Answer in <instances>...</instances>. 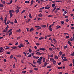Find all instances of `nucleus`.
I'll return each mask as SVG.
<instances>
[{"label":"nucleus","instance_id":"f257e3e1","mask_svg":"<svg viewBox=\"0 0 74 74\" xmlns=\"http://www.w3.org/2000/svg\"><path fill=\"white\" fill-rule=\"evenodd\" d=\"M7 17H5V18L4 19V23L5 25H9V22H10V21H8L7 22V23H6V22L7 21Z\"/></svg>","mask_w":74,"mask_h":74},{"label":"nucleus","instance_id":"f03ea898","mask_svg":"<svg viewBox=\"0 0 74 74\" xmlns=\"http://www.w3.org/2000/svg\"><path fill=\"white\" fill-rule=\"evenodd\" d=\"M38 61L37 62L38 63V64H41L42 63V62H41V61H42V60H41V59H38Z\"/></svg>","mask_w":74,"mask_h":74},{"label":"nucleus","instance_id":"7ed1b4c3","mask_svg":"<svg viewBox=\"0 0 74 74\" xmlns=\"http://www.w3.org/2000/svg\"><path fill=\"white\" fill-rule=\"evenodd\" d=\"M9 13H12L11 12H15V11L13 10H11L9 11Z\"/></svg>","mask_w":74,"mask_h":74},{"label":"nucleus","instance_id":"20e7f679","mask_svg":"<svg viewBox=\"0 0 74 74\" xmlns=\"http://www.w3.org/2000/svg\"><path fill=\"white\" fill-rule=\"evenodd\" d=\"M64 59H63V61H67L68 60L67 59H66V58L64 57Z\"/></svg>","mask_w":74,"mask_h":74},{"label":"nucleus","instance_id":"39448f33","mask_svg":"<svg viewBox=\"0 0 74 74\" xmlns=\"http://www.w3.org/2000/svg\"><path fill=\"white\" fill-rule=\"evenodd\" d=\"M50 61H52V62H54L55 61V60L54 59H53L52 58H51L50 59Z\"/></svg>","mask_w":74,"mask_h":74},{"label":"nucleus","instance_id":"423d86ee","mask_svg":"<svg viewBox=\"0 0 74 74\" xmlns=\"http://www.w3.org/2000/svg\"><path fill=\"white\" fill-rule=\"evenodd\" d=\"M41 27L42 28H45V27H46V25H41Z\"/></svg>","mask_w":74,"mask_h":74},{"label":"nucleus","instance_id":"0eeeda50","mask_svg":"<svg viewBox=\"0 0 74 74\" xmlns=\"http://www.w3.org/2000/svg\"><path fill=\"white\" fill-rule=\"evenodd\" d=\"M33 30H34V28H33V27H32L29 30V32H32Z\"/></svg>","mask_w":74,"mask_h":74},{"label":"nucleus","instance_id":"6e6552de","mask_svg":"<svg viewBox=\"0 0 74 74\" xmlns=\"http://www.w3.org/2000/svg\"><path fill=\"white\" fill-rule=\"evenodd\" d=\"M67 42L69 44L70 46H71H71H72V45H71V42H70V41H68Z\"/></svg>","mask_w":74,"mask_h":74},{"label":"nucleus","instance_id":"1a4fd4ad","mask_svg":"<svg viewBox=\"0 0 74 74\" xmlns=\"http://www.w3.org/2000/svg\"><path fill=\"white\" fill-rule=\"evenodd\" d=\"M40 50H41V51H45V49L40 48Z\"/></svg>","mask_w":74,"mask_h":74},{"label":"nucleus","instance_id":"9d476101","mask_svg":"<svg viewBox=\"0 0 74 74\" xmlns=\"http://www.w3.org/2000/svg\"><path fill=\"white\" fill-rule=\"evenodd\" d=\"M12 29H10L8 31V33H11V32H11V31H12Z\"/></svg>","mask_w":74,"mask_h":74},{"label":"nucleus","instance_id":"9b49d317","mask_svg":"<svg viewBox=\"0 0 74 74\" xmlns=\"http://www.w3.org/2000/svg\"><path fill=\"white\" fill-rule=\"evenodd\" d=\"M38 16H39V17H42V14L41 13H40V14H38Z\"/></svg>","mask_w":74,"mask_h":74},{"label":"nucleus","instance_id":"f8f14e48","mask_svg":"<svg viewBox=\"0 0 74 74\" xmlns=\"http://www.w3.org/2000/svg\"><path fill=\"white\" fill-rule=\"evenodd\" d=\"M11 48H12V49H16V48H17V47L16 46H14V47H11Z\"/></svg>","mask_w":74,"mask_h":74},{"label":"nucleus","instance_id":"ddd939ff","mask_svg":"<svg viewBox=\"0 0 74 74\" xmlns=\"http://www.w3.org/2000/svg\"><path fill=\"white\" fill-rule=\"evenodd\" d=\"M10 18H12V16H13V14L12 13H10Z\"/></svg>","mask_w":74,"mask_h":74},{"label":"nucleus","instance_id":"4468645a","mask_svg":"<svg viewBox=\"0 0 74 74\" xmlns=\"http://www.w3.org/2000/svg\"><path fill=\"white\" fill-rule=\"evenodd\" d=\"M53 41L54 42H55V43H56L57 42V41H56V40H55V39L53 38Z\"/></svg>","mask_w":74,"mask_h":74},{"label":"nucleus","instance_id":"2eb2a0df","mask_svg":"<svg viewBox=\"0 0 74 74\" xmlns=\"http://www.w3.org/2000/svg\"><path fill=\"white\" fill-rule=\"evenodd\" d=\"M56 27L57 28V29H58L59 28H60V26H59V25H58Z\"/></svg>","mask_w":74,"mask_h":74},{"label":"nucleus","instance_id":"dca6fc26","mask_svg":"<svg viewBox=\"0 0 74 74\" xmlns=\"http://www.w3.org/2000/svg\"><path fill=\"white\" fill-rule=\"evenodd\" d=\"M29 17L30 18H32V16L31 15V14H30V13L29 14Z\"/></svg>","mask_w":74,"mask_h":74},{"label":"nucleus","instance_id":"f3484780","mask_svg":"<svg viewBox=\"0 0 74 74\" xmlns=\"http://www.w3.org/2000/svg\"><path fill=\"white\" fill-rule=\"evenodd\" d=\"M49 51H53V50L51 48H49Z\"/></svg>","mask_w":74,"mask_h":74},{"label":"nucleus","instance_id":"a211bd4d","mask_svg":"<svg viewBox=\"0 0 74 74\" xmlns=\"http://www.w3.org/2000/svg\"><path fill=\"white\" fill-rule=\"evenodd\" d=\"M0 7H4V5L3 4H0Z\"/></svg>","mask_w":74,"mask_h":74},{"label":"nucleus","instance_id":"6ab92c4d","mask_svg":"<svg viewBox=\"0 0 74 74\" xmlns=\"http://www.w3.org/2000/svg\"><path fill=\"white\" fill-rule=\"evenodd\" d=\"M19 12V9L17 10L16 11V13H18Z\"/></svg>","mask_w":74,"mask_h":74},{"label":"nucleus","instance_id":"aec40b11","mask_svg":"<svg viewBox=\"0 0 74 74\" xmlns=\"http://www.w3.org/2000/svg\"><path fill=\"white\" fill-rule=\"evenodd\" d=\"M29 51L30 53H31L32 52V50L31 49H30V48H29Z\"/></svg>","mask_w":74,"mask_h":74},{"label":"nucleus","instance_id":"412c9836","mask_svg":"<svg viewBox=\"0 0 74 74\" xmlns=\"http://www.w3.org/2000/svg\"><path fill=\"white\" fill-rule=\"evenodd\" d=\"M25 3L26 4H27V3H29V1H25Z\"/></svg>","mask_w":74,"mask_h":74},{"label":"nucleus","instance_id":"4be33fe9","mask_svg":"<svg viewBox=\"0 0 74 74\" xmlns=\"http://www.w3.org/2000/svg\"><path fill=\"white\" fill-rule=\"evenodd\" d=\"M54 25V24H52L50 25V26H49V28H51V27L52 26H53Z\"/></svg>","mask_w":74,"mask_h":74},{"label":"nucleus","instance_id":"5701e85b","mask_svg":"<svg viewBox=\"0 0 74 74\" xmlns=\"http://www.w3.org/2000/svg\"><path fill=\"white\" fill-rule=\"evenodd\" d=\"M71 41H73V40H74V38H73V37L71 38Z\"/></svg>","mask_w":74,"mask_h":74},{"label":"nucleus","instance_id":"b1692460","mask_svg":"<svg viewBox=\"0 0 74 74\" xmlns=\"http://www.w3.org/2000/svg\"><path fill=\"white\" fill-rule=\"evenodd\" d=\"M45 9H46L47 10H48V9L50 8V7H49L48 8H47V7H45Z\"/></svg>","mask_w":74,"mask_h":74},{"label":"nucleus","instance_id":"393cba45","mask_svg":"<svg viewBox=\"0 0 74 74\" xmlns=\"http://www.w3.org/2000/svg\"><path fill=\"white\" fill-rule=\"evenodd\" d=\"M12 32H10L9 34V36H10L12 35Z\"/></svg>","mask_w":74,"mask_h":74},{"label":"nucleus","instance_id":"a878e982","mask_svg":"<svg viewBox=\"0 0 74 74\" xmlns=\"http://www.w3.org/2000/svg\"><path fill=\"white\" fill-rule=\"evenodd\" d=\"M41 29V27L39 26V27H38V28L36 29V30H39Z\"/></svg>","mask_w":74,"mask_h":74},{"label":"nucleus","instance_id":"bb28decb","mask_svg":"<svg viewBox=\"0 0 74 74\" xmlns=\"http://www.w3.org/2000/svg\"><path fill=\"white\" fill-rule=\"evenodd\" d=\"M16 32H18V33H20V32H21V29H19L18 30H17Z\"/></svg>","mask_w":74,"mask_h":74},{"label":"nucleus","instance_id":"cd10ccee","mask_svg":"<svg viewBox=\"0 0 74 74\" xmlns=\"http://www.w3.org/2000/svg\"><path fill=\"white\" fill-rule=\"evenodd\" d=\"M52 16H52V15H49L47 16L48 18H50V17H52Z\"/></svg>","mask_w":74,"mask_h":74},{"label":"nucleus","instance_id":"c85d7f7f","mask_svg":"<svg viewBox=\"0 0 74 74\" xmlns=\"http://www.w3.org/2000/svg\"><path fill=\"white\" fill-rule=\"evenodd\" d=\"M49 30H50V32H52V29L51 28H49Z\"/></svg>","mask_w":74,"mask_h":74},{"label":"nucleus","instance_id":"c756f323","mask_svg":"<svg viewBox=\"0 0 74 74\" xmlns=\"http://www.w3.org/2000/svg\"><path fill=\"white\" fill-rule=\"evenodd\" d=\"M2 3L3 4H4L5 3V2L4 1H3L2 2Z\"/></svg>","mask_w":74,"mask_h":74},{"label":"nucleus","instance_id":"7c9ffc66","mask_svg":"<svg viewBox=\"0 0 74 74\" xmlns=\"http://www.w3.org/2000/svg\"><path fill=\"white\" fill-rule=\"evenodd\" d=\"M16 56L17 57H19V58H21L22 57V56L21 55H17Z\"/></svg>","mask_w":74,"mask_h":74},{"label":"nucleus","instance_id":"2f4dec72","mask_svg":"<svg viewBox=\"0 0 74 74\" xmlns=\"http://www.w3.org/2000/svg\"><path fill=\"white\" fill-rule=\"evenodd\" d=\"M56 5V3H53L52 5V6L53 7H55V5Z\"/></svg>","mask_w":74,"mask_h":74},{"label":"nucleus","instance_id":"473e14b6","mask_svg":"<svg viewBox=\"0 0 74 74\" xmlns=\"http://www.w3.org/2000/svg\"><path fill=\"white\" fill-rule=\"evenodd\" d=\"M58 69H62V67L59 66L58 67Z\"/></svg>","mask_w":74,"mask_h":74},{"label":"nucleus","instance_id":"72a5a7b5","mask_svg":"<svg viewBox=\"0 0 74 74\" xmlns=\"http://www.w3.org/2000/svg\"><path fill=\"white\" fill-rule=\"evenodd\" d=\"M26 71H22V73H26Z\"/></svg>","mask_w":74,"mask_h":74},{"label":"nucleus","instance_id":"f704fd0d","mask_svg":"<svg viewBox=\"0 0 74 74\" xmlns=\"http://www.w3.org/2000/svg\"><path fill=\"white\" fill-rule=\"evenodd\" d=\"M56 7H55L54 8L53 10H52V12H53V11H54L55 10H56Z\"/></svg>","mask_w":74,"mask_h":74},{"label":"nucleus","instance_id":"c9c22d12","mask_svg":"<svg viewBox=\"0 0 74 74\" xmlns=\"http://www.w3.org/2000/svg\"><path fill=\"white\" fill-rule=\"evenodd\" d=\"M32 56V55L30 54H29V55L27 56V58H30Z\"/></svg>","mask_w":74,"mask_h":74},{"label":"nucleus","instance_id":"e433bc0d","mask_svg":"<svg viewBox=\"0 0 74 74\" xmlns=\"http://www.w3.org/2000/svg\"><path fill=\"white\" fill-rule=\"evenodd\" d=\"M42 60L43 62H45V58H43L42 59Z\"/></svg>","mask_w":74,"mask_h":74},{"label":"nucleus","instance_id":"4c0bfd02","mask_svg":"<svg viewBox=\"0 0 74 74\" xmlns=\"http://www.w3.org/2000/svg\"><path fill=\"white\" fill-rule=\"evenodd\" d=\"M55 57L56 59H59L58 56H55Z\"/></svg>","mask_w":74,"mask_h":74},{"label":"nucleus","instance_id":"58836bf2","mask_svg":"<svg viewBox=\"0 0 74 74\" xmlns=\"http://www.w3.org/2000/svg\"><path fill=\"white\" fill-rule=\"evenodd\" d=\"M25 11H26V10H24L21 12V14H23V12H25Z\"/></svg>","mask_w":74,"mask_h":74},{"label":"nucleus","instance_id":"ea45409f","mask_svg":"<svg viewBox=\"0 0 74 74\" xmlns=\"http://www.w3.org/2000/svg\"><path fill=\"white\" fill-rule=\"evenodd\" d=\"M58 74H63V73L60 72H58Z\"/></svg>","mask_w":74,"mask_h":74},{"label":"nucleus","instance_id":"a19ab883","mask_svg":"<svg viewBox=\"0 0 74 74\" xmlns=\"http://www.w3.org/2000/svg\"><path fill=\"white\" fill-rule=\"evenodd\" d=\"M38 68H34V70H35L36 71H37V70H38Z\"/></svg>","mask_w":74,"mask_h":74},{"label":"nucleus","instance_id":"79ce46f5","mask_svg":"<svg viewBox=\"0 0 74 74\" xmlns=\"http://www.w3.org/2000/svg\"><path fill=\"white\" fill-rule=\"evenodd\" d=\"M2 32L3 33H5L6 32V30L5 29H4Z\"/></svg>","mask_w":74,"mask_h":74},{"label":"nucleus","instance_id":"37998d69","mask_svg":"<svg viewBox=\"0 0 74 74\" xmlns=\"http://www.w3.org/2000/svg\"><path fill=\"white\" fill-rule=\"evenodd\" d=\"M67 48V46L66 45V46H64V49H66V48Z\"/></svg>","mask_w":74,"mask_h":74},{"label":"nucleus","instance_id":"c03bdc74","mask_svg":"<svg viewBox=\"0 0 74 74\" xmlns=\"http://www.w3.org/2000/svg\"><path fill=\"white\" fill-rule=\"evenodd\" d=\"M47 62H45L44 64V66H47Z\"/></svg>","mask_w":74,"mask_h":74},{"label":"nucleus","instance_id":"a18cd8bd","mask_svg":"<svg viewBox=\"0 0 74 74\" xmlns=\"http://www.w3.org/2000/svg\"><path fill=\"white\" fill-rule=\"evenodd\" d=\"M8 28H9V27H8V26H7V27H6L5 29H6V30H7L8 29Z\"/></svg>","mask_w":74,"mask_h":74},{"label":"nucleus","instance_id":"49530a36","mask_svg":"<svg viewBox=\"0 0 74 74\" xmlns=\"http://www.w3.org/2000/svg\"><path fill=\"white\" fill-rule=\"evenodd\" d=\"M44 38V37H40L39 38V40H43V39Z\"/></svg>","mask_w":74,"mask_h":74},{"label":"nucleus","instance_id":"de8ad7c7","mask_svg":"<svg viewBox=\"0 0 74 74\" xmlns=\"http://www.w3.org/2000/svg\"><path fill=\"white\" fill-rule=\"evenodd\" d=\"M40 49H38L36 50L35 51V52H38V51H40Z\"/></svg>","mask_w":74,"mask_h":74},{"label":"nucleus","instance_id":"09e8293b","mask_svg":"<svg viewBox=\"0 0 74 74\" xmlns=\"http://www.w3.org/2000/svg\"><path fill=\"white\" fill-rule=\"evenodd\" d=\"M20 45L21 46V47H24V46H23V45L22 43H21L20 44Z\"/></svg>","mask_w":74,"mask_h":74},{"label":"nucleus","instance_id":"8fccbe9b","mask_svg":"<svg viewBox=\"0 0 74 74\" xmlns=\"http://www.w3.org/2000/svg\"><path fill=\"white\" fill-rule=\"evenodd\" d=\"M13 69H15V64H14L13 65Z\"/></svg>","mask_w":74,"mask_h":74},{"label":"nucleus","instance_id":"3c124183","mask_svg":"<svg viewBox=\"0 0 74 74\" xmlns=\"http://www.w3.org/2000/svg\"><path fill=\"white\" fill-rule=\"evenodd\" d=\"M10 59H12V58H13V56H12V55L10 56Z\"/></svg>","mask_w":74,"mask_h":74},{"label":"nucleus","instance_id":"603ef678","mask_svg":"<svg viewBox=\"0 0 74 74\" xmlns=\"http://www.w3.org/2000/svg\"><path fill=\"white\" fill-rule=\"evenodd\" d=\"M33 0H32L31 1V5H32V4H33Z\"/></svg>","mask_w":74,"mask_h":74},{"label":"nucleus","instance_id":"864d4df0","mask_svg":"<svg viewBox=\"0 0 74 74\" xmlns=\"http://www.w3.org/2000/svg\"><path fill=\"white\" fill-rule=\"evenodd\" d=\"M3 48L2 47H0V50L2 51L3 50Z\"/></svg>","mask_w":74,"mask_h":74},{"label":"nucleus","instance_id":"5fc2aeb1","mask_svg":"<svg viewBox=\"0 0 74 74\" xmlns=\"http://www.w3.org/2000/svg\"><path fill=\"white\" fill-rule=\"evenodd\" d=\"M60 55H62V51H60L59 52Z\"/></svg>","mask_w":74,"mask_h":74},{"label":"nucleus","instance_id":"6e6d98bb","mask_svg":"<svg viewBox=\"0 0 74 74\" xmlns=\"http://www.w3.org/2000/svg\"><path fill=\"white\" fill-rule=\"evenodd\" d=\"M20 38H21L20 37H18L17 38V40H18L20 39Z\"/></svg>","mask_w":74,"mask_h":74},{"label":"nucleus","instance_id":"4d7b16f0","mask_svg":"<svg viewBox=\"0 0 74 74\" xmlns=\"http://www.w3.org/2000/svg\"><path fill=\"white\" fill-rule=\"evenodd\" d=\"M53 64H56V61H53Z\"/></svg>","mask_w":74,"mask_h":74},{"label":"nucleus","instance_id":"13d9d810","mask_svg":"<svg viewBox=\"0 0 74 74\" xmlns=\"http://www.w3.org/2000/svg\"><path fill=\"white\" fill-rule=\"evenodd\" d=\"M36 44L37 45H38H38H40V44H39L38 43H36Z\"/></svg>","mask_w":74,"mask_h":74},{"label":"nucleus","instance_id":"bf43d9fd","mask_svg":"<svg viewBox=\"0 0 74 74\" xmlns=\"http://www.w3.org/2000/svg\"><path fill=\"white\" fill-rule=\"evenodd\" d=\"M62 64V62H60L58 64V65H60Z\"/></svg>","mask_w":74,"mask_h":74},{"label":"nucleus","instance_id":"052dcab7","mask_svg":"<svg viewBox=\"0 0 74 74\" xmlns=\"http://www.w3.org/2000/svg\"><path fill=\"white\" fill-rule=\"evenodd\" d=\"M51 66H48L47 67V69H49V68H51Z\"/></svg>","mask_w":74,"mask_h":74},{"label":"nucleus","instance_id":"680f3d73","mask_svg":"<svg viewBox=\"0 0 74 74\" xmlns=\"http://www.w3.org/2000/svg\"><path fill=\"white\" fill-rule=\"evenodd\" d=\"M6 53L7 54H10V52L8 51V52H6Z\"/></svg>","mask_w":74,"mask_h":74},{"label":"nucleus","instance_id":"e2e57ef3","mask_svg":"<svg viewBox=\"0 0 74 74\" xmlns=\"http://www.w3.org/2000/svg\"><path fill=\"white\" fill-rule=\"evenodd\" d=\"M0 19H1V20L3 21V17H1Z\"/></svg>","mask_w":74,"mask_h":74},{"label":"nucleus","instance_id":"0e129e2a","mask_svg":"<svg viewBox=\"0 0 74 74\" xmlns=\"http://www.w3.org/2000/svg\"><path fill=\"white\" fill-rule=\"evenodd\" d=\"M17 9H20V8H21V7L17 6Z\"/></svg>","mask_w":74,"mask_h":74},{"label":"nucleus","instance_id":"69168bd1","mask_svg":"<svg viewBox=\"0 0 74 74\" xmlns=\"http://www.w3.org/2000/svg\"><path fill=\"white\" fill-rule=\"evenodd\" d=\"M56 11H57V10H60V8H56Z\"/></svg>","mask_w":74,"mask_h":74},{"label":"nucleus","instance_id":"338daca9","mask_svg":"<svg viewBox=\"0 0 74 74\" xmlns=\"http://www.w3.org/2000/svg\"><path fill=\"white\" fill-rule=\"evenodd\" d=\"M42 57L41 56L40 57L39 59H40L41 60H42Z\"/></svg>","mask_w":74,"mask_h":74},{"label":"nucleus","instance_id":"774afa93","mask_svg":"<svg viewBox=\"0 0 74 74\" xmlns=\"http://www.w3.org/2000/svg\"><path fill=\"white\" fill-rule=\"evenodd\" d=\"M61 23L62 24H64V21H62L61 22Z\"/></svg>","mask_w":74,"mask_h":74}]
</instances>
